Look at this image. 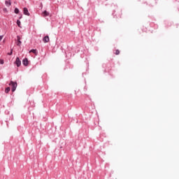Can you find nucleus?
I'll list each match as a JSON object with an SVG mask.
<instances>
[{
	"label": "nucleus",
	"mask_w": 179,
	"mask_h": 179,
	"mask_svg": "<svg viewBox=\"0 0 179 179\" xmlns=\"http://www.w3.org/2000/svg\"><path fill=\"white\" fill-rule=\"evenodd\" d=\"M9 86H12V92H15L16 90V87H17V83L10 81Z\"/></svg>",
	"instance_id": "f257e3e1"
},
{
	"label": "nucleus",
	"mask_w": 179,
	"mask_h": 179,
	"mask_svg": "<svg viewBox=\"0 0 179 179\" xmlns=\"http://www.w3.org/2000/svg\"><path fill=\"white\" fill-rule=\"evenodd\" d=\"M14 64L17 65V66L19 68V66L22 65V62L20 61V59H19V57H17Z\"/></svg>",
	"instance_id": "f03ea898"
},
{
	"label": "nucleus",
	"mask_w": 179,
	"mask_h": 179,
	"mask_svg": "<svg viewBox=\"0 0 179 179\" xmlns=\"http://www.w3.org/2000/svg\"><path fill=\"white\" fill-rule=\"evenodd\" d=\"M22 38L20 36H17V45H18L19 47H20V45H22Z\"/></svg>",
	"instance_id": "7ed1b4c3"
},
{
	"label": "nucleus",
	"mask_w": 179,
	"mask_h": 179,
	"mask_svg": "<svg viewBox=\"0 0 179 179\" xmlns=\"http://www.w3.org/2000/svg\"><path fill=\"white\" fill-rule=\"evenodd\" d=\"M22 64L24 65V66H27V65H29V60L27 58H25L22 60Z\"/></svg>",
	"instance_id": "20e7f679"
},
{
	"label": "nucleus",
	"mask_w": 179,
	"mask_h": 179,
	"mask_svg": "<svg viewBox=\"0 0 179 179\" xmlns=\"http://www.w3.org/2000/svg\"><path fill=\"white\" fill-rule=\"evenodd\" d=\"M24 15H26L27 16H30V13H29V10L27 8H24Z\"/></svg>",
	"instance_id": "39448f33"
},
{
	"label": "nucleus",
	"mask_w": 179,
	"mask_h": 179,
	"mask_svg": "<svg viewBox=\"0 0 179 179\" xmlns=\"http://www.w3.org/2000/svg\"><path fill=\"white\" fill-rule=\"evenodd\" d=\"M43 41L45 43H48V41H50V37L48 36H45L43 38Z\"/></svg>",
	"instance_id": "423d86ee"
},
{
	"label": "nucleus",
	"mask_w": 179,
	"mask_h": 179,
	"mask_svg": "<svg viewBox=\"0 0 179 179\" xmlns=\"http://www.w3.org/2000/svg\"><path fill=\"white\" fill-rule=\"evenodd\" d=\"M50 13H48L47 10H45L42 13V15L43 16V17H45V16H49Z\"/></svg>",
	"instance_id": "0eeeda50"
},
{
	"label": "nucleus",
	"mask_w": 179,
	"mask_h": 179,
	"mask_svg": "<svg viewBox=\"0 0 179 179\" xmlns=\"http://www.w3.org/2000/svg\"><path fill=\"white\" fill-rule=\"evenodd\" d=\"M29 52H33V54H35V55H37V50L36 49H32L29 51Z\"/></svg>",
	"instance_id": "6e6552de"
},
{
	"label": "nucleus",
	"mask_w": 179,
	"mask_h": 179,
	"mask_svg": "<svg viewBox=\"0 0 179 179\" xmlns=\"http://www.w3.org/2000/svg\"><path fill=\"white\" fill-rule=\"evenodd\" d=\"M5 3H6V6H8V7L12 5V3H10V1H6Z\"/></svg>",
	"instance_id": "1a4fd4ad"
},
{
	"label": "nucleus",
	"mask_w": 179,
	"mask_h": 179,
	"mask_svg": "<svg viewBox=\"0 0 179 179\" xmlns=\"http://www.w3.org/2000/svg\"><path fill=\"white\" fill-rule=\"evenodd\" d=\"M9 92H10V87H8L6 88L5 93H9Z\"/></svg>",
	"instance_id": "9d476101"
},
{
	"label": "nucleus",
	"mask_w": 179,
	"mask_h": 179,
	"mask_svg": "<svg viewBox=\"0 0 179 179\" xmlns=\"http://www.w3.org/2000/svg\"><path fill=\"white\" fill-rule=\"evenodd\" d=\"M17 24L18 27H22L20 26V24H21L20 20H17Z\"/></svg>",
	"instance_id": "9b49d317"
},
{
	"label": "nucleus",
	"mask_w": 179,
	"mask_h": 179,
	"mask_svg": "<svg viewBox=\"0 0 179 179\" xmlns=\"http://www.w3.org/2000/svg\"><path fill=\"white\" fill-rule=\"evenodd\" d=\"M15 13L17 14L19 13V9L17 8H15V10H14Z\"/></svg>",
	"instance_id": "f8f14e48"
},
{
	"label": "nucleus",
	"mask_w": 179,
	"mask_h": 179,
	"mask_svg": "<svg viewBox=\"0 0 179 179\" xmlns=\"http://www.w3.org/2000/svg\"><path fill=\"white\" fill-rule=\"evenodd\" d=\"M0 64H1V65H3V64H4L3 59H0Z\"/></svg>",
	"instance_id": "ddd939ff"
},
{
	"label": "nucleus",
	"mask_w": 179,
	"mask_h": 179,
	"mask_svg": "<svg viewBox=\"0 0 179 179\" xmlns=\"http://www.w3.org/2000/svg\"><path fill=\"white\" fill-rule=\"evenodd\" d=\"M119 54H120V50H117L116 52H115V55H118Z\"/></svg>",
	"instance_id": "4468645a"
},
{
	"label": "nucleus",
	"mask_w": 179,
	"mask_h": 179,
	"mask_svg": "<svg viewBox=\"0 0 179 179\" xmlns=\"http://www.w3.org/2000/svg\"><path fill=\"white\" fill-rule=\"evenodd\" d=\"M12 54H13V50H11L10 53H8V55H12Z\"/></svg>",
	"instance_id": "2eb2a0df"
},
{
	"label": "nucleus",
	"mask_w": 179,
	"mask_h": 179,
	"mask_svg": "<svg viewBox=\"0 0 179 179\" xmlns=\"http://www.w3.org/2000/svg\"><path fill=\"white\" fill-rule=\"evenodd\" d=\"M2 38H3V36H0V41H2Z\"/></svg>",
	"instance_id": "dca6fc26"
}]
</instances>
